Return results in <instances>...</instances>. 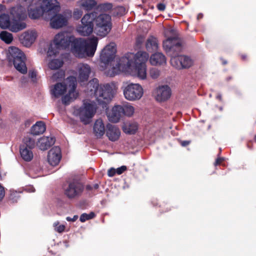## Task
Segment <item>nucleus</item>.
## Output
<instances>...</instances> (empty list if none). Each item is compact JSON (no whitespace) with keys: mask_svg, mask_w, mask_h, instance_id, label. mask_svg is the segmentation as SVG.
Wrapping results in <instances>:
<instances>
[{"mask_svg":"<svg viewBox=\"0 0 256 256\" xmlns=\"http://www.w3.org/2000/svg\"><path fill=\"white\" fill-rule=\"evenodd\" d=\"M30 4L28 14L32 19H38L43 16L44 19L48 15L54 14L59 10V4L56 0H26Z\"/></svg>","mask_w":256,"mask_h":256,"instance_id":"3","label":"nucleus"},{"mask_svg":"<svg viewBox=\"0 0 256 256\" xmlns=\"http://www.w3.org/2000/svg\"><path fill=\"white\" fill-rule=\"evenodd\" d=\"M46 129L44 123L42 121L38 122L31 128V132L34 135L42 134Z\"/></svg>","mask_w":256,"mask_h":256,"instance_id":"29","label":"nucleus"},{"mask_svg":"<svg viewBox=\"0 0 256 256\" xmlns=\"http://www.w3.org/2000/svg\"><path fill=\"white\" fill-rule=\"evenodd\" d=\"M88 216H92V218L94 217L95 214L94 212H90V214H88Z\"/></svg>","mask_w":256,"mask_h":256,"instance_id":"52","label":"nucleus"},{"mask_svg":"<svg viewBox=\"0 0 256 256\" xmlns=\"http://www.w3.org/2000/svg\"><path fill=\"white\" fill-rule=\"evenodd\" d=\"M106 136L111 141L118 140L120 136V129L116 126L109 124L107 126Z\"/></svg>","mask_w":256,"mask_h":256,"instance_id":"20","label":"nucleus"},{"mask_svg":"<svg viewBox=\"0 0 256 256\" xmlns=\"http://www.w3.org/2000/svg\"><path fill=\"white\" fill-rule=\"evenodd\" d=\"M71 43V51L76 57L84 58L92 56L96 50L98 38L92 36L87 39L75 38L68 36L66 32L56 34L50 45L47 54L48 56H56L60 49L66 48Z\"/></svg>","mask_w":256,"mask_h":256,"instance_id":"1","label":"nucleus"},{"mask_svg":"<svg viewBox=\"0 0 256 256\" xmlns=\"http://www.w3.org/2000/svg\"><path fill=\"white\" fill-rule=\"evenodd\" d=\"M92 218V216H88V214H83L80 217V220L82 222H84L86 220H90Z\"/></svg>","mask_w":256,"mask_h":256,"instance_id":"42","label":"nucleus"},{"mask_svg":"<svg viewBox=\"0 0 256 256\" xmlns=\"http://www.w3.org/2000/svg\"><path fill=\"white\" fill-rule=\"evenodd\" d=\"M153 95L158 102H164L170 98L171 90L168 86H160L154 90Z\"/></svg>","mask_w":256,"mask_h":256,"instance_id":"15","label":"nucleus"},{"mask_svg":"<svg viewBox=\"0 0 256 256\" xmlns=\"http://www.w3.org/2000/svg\"><path fill=\"white\" fill-rule=\"evenodd\" d=\"M202 17V15H199V16H198V18H201Z\"/></svg>","mask_w":256,"mask_h":256,"instance_id":"56","label":"nucleus"},{"mask_svg":"<svg viewBox=\"0 0 256 256\" xmlns=\"http://www.w3.org/2000/svg\"><path fill=\"white\" fill-rule=\"evenodd\" d=\"M96 14L91 12L84 16L80 20V24L76 27V31L82 36H86L92 34L94 31V22L96 19Z\"/></svg>","mask_w":256,"mask_h":256,"instance_id":"8","label":"nucleus"},{"mask_svg":"<svg viewBox=\"0 0 256 256\" xmlns=\"http://www.w3.org/2000/svg\"><path fill=\"white\" fill-rule=\"evenodd\" d=\"M116 174V169L114 168H110L108 170V174L109 176H114Z\"/></svg>","mask_w":256,"mask_h":256,"instance_id":"43","label":"nucleus"},{"mask_svg":"<svg viewBox=\"0 0 256 256\" xmlns=\"http://www.w3.org/2000/svg\"><path fill=\"white\" fill-rule=\"evenodd\" d=\"M116 53V45L114 43H110L107 45L102 51L100 60L102 62L106 64V74L109 70H113L114 68H118L120 66V61L122 58L114 60V58Z\"/></svg>","mask_w":256,"mask_h":256,"instance_id":"6","label":"nucleus"},{"mask_svg":"<svg viewBox=\"0 0 256 256\" xmlns=\"http://www.w3.org/2000/svg\"><path fill=\"white\" fill-rule=\"evenodd\" d=\"M54 227L55 230L59 233H61L64 232L66 228L64 225L60 224L58 222H54Z\"/></svg>","mask_w":256,"mask_h":256,"instance_id":"38","label":"nucleus"},{"mask_svg":"<svg viewBox=\"0 0 256 256\" xmlns=\"http://www.w3.org/2000/svg\"><path fill=\"white\" fill-rule=\"evenodd\" d=\"M163 46L166 52L176 49L179 50L180 48V45L179 44L178 40L175 38H167L164 42Z\"/></svg>","mask_w":256,"mask_h":256,"instance_id":"22","label":"nucleus"},{"mask_svg":"<svg viewBox=\"0 0 256 256\" xmlns=\"http://www.w3.org/2000/svg\"><path fill=\"white\" fill-rule=\"evenodd\" d=\"M84 189V186L77 181L70 182L64 188V194L69 198H74L82 194Z\"/></svg>","mask_w":256,"mask_h":256,"instance_id":"14","label":"nucleus"},{"mask_svg":"<svg viewBox=\"0 0 256 256\" xmlns=\"http://www.w3.org/2000/svg\"><path fill=\"white\" fill-rule=\"evenodd\" d=\"M61 158L60 149L58 146L52 148L48 152V160L52 166L58 165Z\"/></svg>","mask_w":256,"mask_h":256,"instance_id":"17","label":"nucleus"},{"mask_svg":"<svg viewBox=\"0 0 256 256\" xmlns=\"http://www.w3.org/2000/svg\"><path fill=\"white\" fill-rule=\"evenodd\" d=\"M118 10L120 12L121 14H124L126 13V10L122 6H120L118 8Z\"/></svg>","mask_w":256,"mask_h":256,"instance_id":"50","label":"nucleus"},{"mask_svg":"<svg viewBox=\"0 0 256 256\" xmlns=\"http://www.w3.org/2000/svg\"><path fill=\"white\" fill-rule=\"evenodd\" d=\"M31 149L24 147V146L21 147L20 149V156L25 161L30 162L32 160L34 154Z\"/></svg>","mask_w":256,"mask_h":256,"instance_id":"28","label":"nucleus"},{"mask_svg":"<svg viewBox=\"0 0 256 256\" xmlns=\"http://www.w3.org/2000/svg\"><path fill=\"white\" fill-rule=\"evenodd\" d=\"M98 184H95L94 186V189H98Z\"/></svg>","mask_w":256,"mask_h":256,"instance_id":"54","label":"nucleus"},{"mask_svg":"<svg viewBox=\"0 0 256 256\" xmlns=\"http://www.w3.org/2000/svg\"><path fill=\"white\" fill-rule=\"evenodd\" d=\"M65 74L64 71H58L56 73H54L52 76V79L54 81H56L60 79H62L64 77Z\"/></svg>","mask_w":256,"mask_h":256,"instance_id":"37","label":"nucleus"},{"mask_svg":"<svg viewBox=\"0 0 256 256\" xmlns=\"http://www.w3.org/2000/svg\"><path fill=\"white\" fill-rule=\"evenodd\" d=\"M24 144L26 146L30 148H32L34 146L35 142L34 139L29 136H26L23 140Z\"/></svg>","mask_w":256,"mask_h":256,"instance_id":"36","label":"nucleus"},{"mask_svg":"<svg viewBox=\"0 0 256 256\" xmlns=\"http://www.w3.org/2000/svg\"><path fill=\"white\" fill-rule=\"evenodd\" d=\"M224 160L222 158H218L214 163L215 166L219 165Z\"/></svg>","mask_w":256,"mask_h":256,"instance_id":"49","label":"nucleus"},{"mask_svg":"<svg viewBox=\"0 0 256 256\" xmlns=\"http://www.w3.org/2000/svg\"><path fill=\"white\" fill-rule=\"evenodd\" d=\"M180 56H177L172 57L170 60V64L171 65L177 69H182V64L180 63Z\"/></svg>","mask_w":256,"mask_h":256,"instance_id":"35","label":"nucleus"},{"mask_svg":"<svg viewBox=\"0 0 256 256\" xmlns=\"http://www.w3.org/2000/svg\"><path fill=\"white\" fill-rule=\"evenodd\" d=\"M108 8H112V5L110 4H108Z\"/></svg>","mask_w":256,"mask_h":256,"instance_id":"55","label":"nucleus"},{"mask_svg":"<svg viewBox=\"0 0 256 256\" xmlns=\"http://www.w3.org/2000/svg\"><path fill=\"white\" fill-rule=\"evenodd\" d=\"M121 105H116L107 111V116L110 121L118 122L122 118V111Z\"/></svg>","mask_w":256,"mask_h":256,"instance_id":"19","label":"nucleus"},{"mask_svg":"<svg viewBox=\"0 0 256 256\" xmlns=\"http://www.w3.org/2000/svg\"><path fill=\"white\" fill-rule=\"evenodd\" d=\"M82 11L80 10H78V8L74 9L73 12V16L76 19H79L82 14Z\"/></svg>","mask_w":256,"mask_h":256,"instance_id":"40","label":"nucleus"},{"mask_svg":"<svg viewBox=\"0 0 256 256\" xmlns=\"http://www.w3.org/2000/svg\"><path fill=\"white\" fill-rule=\"evenodd\" d=\"M180 63L182 64V68H188L193 64L192 60L188 57L184 56H180Z\"/></svg>","mask_w":256,"mask_h":256,"instance_id":"32","label":"nucleus"},{"mask_svg":"<svg viewBox=\"0 0 256 256\" xmlns=\"http://www.w3.org/2000/svg\"><path fill=\"white\" fill-rule=\"evenodd\" d=\"M240 56L242 60H248V56L246 54L244 53H241L240 54Z\"/></svg>","mask_w":256,"mask_h":256,"instance_id":"46","label":"nucleus"},{"mask_svg":"<svg viewBox=\"0 0 256 256\" xmlns=\"http://www.w3.org/2000/svg\"><path fill=\"white\" fill-rule=\"evenodd\" d=\"M78 218L76 216H74L72 218L68 216L66 218V220L68 222H74L78 219Z\"/></svg>","mask_w":256,"mask_h":256,"instance_id":"48","label":"nucleus"},{"mask_svg":"<svg viewBox=\"0 0 256 256\" xmlns=\"http://www.w3.org/2000/svg\"><path fill=\"white\" fill-rule=\"evenodd\" d=\"M94 32L101 37L106 36L110 31L112 27L111 17L106 14H102L96 17Z\"/></svg>","mask_w":256,"mask_h":256,"instance_id":"9","label":"nucleus"},{"mask_svg":"<svg viewBox=\"0 0 256 256\" xmlns=\"http://www.w3.org/2000/svg\"><path fill=\"white\" fill-rule=\"evenodd\" d=\"M94 133L98 138H101L105 133L106 130L104 122L101 119L97 120L93 126Z\"/></svg>","mask_w":256,"mask_h":256,"instance_id":"25","label":"nucleus"},{"mask_svg":"<svg viewBox=\"0 0 256 256\" xmlns=\"http://www.w3.org/2000/svg\"><path fill=\"white\" fill-rule=\"evenodd\" d=\"M60 10L59 6L58 10L54 12V14L48 15L46 19H50V25L54 28H60L66 26L68 19L72 16V12L70 10H66L63 14H57Z\"/></svg>","mask_w":256,"mask_h":256,"instance_id":"11","label":"nucleus"},{"mask_svg":"<svg viewBox=\"0 0 256 256\" xmlns=\"http://www.w3.org/2000/svg\"><path fill=\"white\" fill-rule=\"evenodd\" d=\"M0 27L2 29H8L12 32H16L24 29L26 24L24 22H11L8 14L0 15Z\"/></svg>","mask_w":256,"mask_h":256,"instance_id":"12","label":"nucleus"},{"mask_svg":"<svg viewBox=\"0 0 256 256\" xmlns=\"http://www.w3.org/2000/svg\"><path fill=\"white\" fill-rule=\"evenodd\" d=\"M160 74L159 70L156 68H152L150 70V75L154 79L158 78Z\"/></svg>","mask_w":256,"mask_h":256,"instance_id":"39","label":"nucleus"},{"mask_svg":"<svg viewBox=\"0 0 256 256\" xmlns=\"http://www.w3.org/2000/svg\"><path fill=\"white\" fill-rule=\"evenodd\" d=\"M90 95L94 94L100 104L108 102L116 93L118 86L113 83L99 86L98 80L96 78L90 81L87 84Z\"/></svg>","mask_w":256,"mask_h":256,"instance_id":"5","label":"nucleus"},{"mask_svg":"<svg viewBox=\"0 0 256 256\" xmlns=\"http://www.w3.org/2000/svg\"><path fill=\"white\" fill-rule=\"evenodd\" d=\"M150 62L153 66H163L166 63L165 56L160 52H156L151 56Z\"/></svg>","mask_w":256,"mask_h":256,"instance_id":"23","label":"nucleus"},{"mask_svg":"<svg viewBox=\"0 0 256 256\" xmlns=\"http://www.w3.org/2000/svg\"><path fill=\"white\" fill-rule=\"evenodd\" d=\"M4 196V188L0 185V200H1Z\"/></svg>","mask_w":256,"mask_h":256,"instance_id":"44","label":"nucleus"},{"mask_svg":"<svg viewBox=\"0 0 256 256\" xmlns=\"http://www.w3.org/2000/svg\"><path fill=\"white\" fill-rule=\"evenodd\" d=\"M64 64V61L62 58H54L49 60L48 66L52 70H56L60 68Z\"/></svg>","mask_w":256,"mask_h":256,"instance_id":"30","label":"nucleus"},{"mask_svg":"<svg viewBox=\"0 0 256 256\" xmlns=\"http://www.w3.org/2000/svg\"><path fill=\"white\" fill-rule=\"evenodd\" d=\"M38 36L36 30H30L21 34L19 38L22 44L26 46H30L36 41Z\"/></svg>","mask_w":256,"mask_h":256,"instance_id":"16","label":"nucleus"},{"mask_svg":"<svg viewBox=\"0 0 256 256\" xmlns=\"http://www.w3.org/2000/svg\"><path fill=\"white\" fill-rule=\"evenodd\" d=\"M29 74L30 76L33 78L36 76V74L34 72H30Z\"/></svg>","mask_w":256,"mask_h":256,"instance_id":"51","label":"nucleus"},{"mask_svg":"<svg viewBox=\"0 0 256 256\" xmlns=\"http://www.w3.org/2000/svg\"><path fill=\"white\" fill-rule=\"evenodd\" d=\"M10 53L14 58V64L16 68L22 74L27 72V68L25 64L26 56L18 48H12Z\"/></svg>","mask_w":256,"mask_h":256,"instance_id":"13","label":"nucleus"},{"mask_svg":"<svg viewBox=\"0 0 256 256\" xmlns=\"http://www.w3.org/2000/svg\"><path fill=\"white\" fill-rule=\"evenodd\" d=\"M78 80L79 82L87 81L91 72L90 66L87 64H80L78 66Z\"/></svg>","mask_w":256,"mask_h":256,"instance_id":"18","label":"nucleus"},{"mask_svg":"<svg viewBox=\"0 0 256 256\" xmlns=\"http://www.w3.org/2000/svg\"><path fill=\"white\" fill-rule=\"evenodd\" d=\"M149 58L146 52H138L136 54H130L128 56L122 57L120 61L118 68H114L109 70L108 76H114L121 72L144 80L147 78L146 62Z\"/></svg>","mask_w":256,"mask_h":256,"instance_id":"2","label":"nucleus"},{"mask_svg":"<svg viewBox=\"0 0 256 256\" xmlns=\"http://www.w3.org/2000/svg\"><path fill=\"white\" fill-rule=\"evenodd\" d=\"M138 124L134 121H128L124 122L122 128L127 134H134L138 130Z\"/></svg>","mask_w":256,"mask_h":256,"instance_id":"21","label":"nucleus"},{"mask_svg":"<svg viewBox=\"0 0 256 256\" xmlns=\"http://www.w3.org/2000/svg\"><path fill=\"white\" fill-rule=\"evenodd\" d=\"M124 98L130 102L140 100L144 95L142 86L138 83H126L122 87Z\"/></svg>","mask_w":256,"mask_h":256,"instance_id":"7","label":"nucleus"},{"mask_svg":"<svg viewBox=\"0 0 256 256\" xmlns=\"http://www.w3.org/2000/svg\"><path fill=\"white\" fill-rule=\"evenodd\" d=\"M121 109L122 116L128 117L132 116L135 112L134 107L130 103H126L121 106Z\"/></svg>","mask_w":256,"mask_h":256,"instance_id":"27","label":"nucleus"},{"mask_svg":"<svg viewBox=\"0 0 256 256\" xmlns=\"http://www.w3.org/2000/svg\"><path fill=\"white\" fill-rule=\"evenodd\" d=\"M10 14L18 20H24L26 18V14L22 6L13 8L10 10Z\"/></svg>","mask_w":256,"mask_h":256,"instance_id":"26","label":"nucleus"},{"mask_svg":"<svg viewBox=\"0 0 256 256\" xmlns=\"http://www.w3.org/2000/svg\"><path fill=\"white\" fill-rule=\"evenodd\" d=\"M55 140L52 137L43 136L38 142L37 146L42 150H45L54 144Z\"/></svg>","mask_w":256,"mask_h":256,"instance_id":"24","label":"nucleus"},{"mask_svg":"<svg viewBox=\"0 0 256 256\" xmlns=\"http://www.w3.org/2000/svg\"><path fill=\"white\" fill-rule=\"evenodd\" d=\"M158 46L157 40L156 38H151L147 40L146 47L148 50H156Z\"/></svg>","mask_w":256,"mask_h":256,"instance_id":"34","label":"nucleus"},{"mask_svg":"<svg viewBox=\"0 0 256 256\" xmlns=\"http://www.w3.org/2000/svg\"><path fill=\"white\" fill-rule=\"evenodd\" d=\"M77 82L74 76L68 78L64 82L54 85L52 94L56 98L62 96V100L65 104H68L78 96L76 88Z\"/></svg>","mask_w":256,"mask_h":256,"instance_id":"4","label":"nucleus"},{"mask_svg":"<svg viewBox=\"0 0 256 256\" xmlns=\"http://www.w3.org/2000/svg\"><path fill=\"white\" fill-rule=\"evenodd\" d=\"M96 4L94 0H81L78 2V5L86 10L93 8Z\"/></svg>","mask_w":256,"mask_h":256,"instance_id":"31","label":"nucleus"},{"mask_svg":"<svg viewBox=\"0 0 256 256\" xmlns=\"http://www.w3.org/2000/svg\"><path fill=\"white\" fill-rule=\"evenodd\" d=\"M86 190H92V186H90V185H88V186H86Z\"/></svg>","mask_w":256,"mask_h":256,"instance_id":"53","label":"nucleus"},{"mask_svg":"<svg viewBox=\"0 0 256 256\" xmlns=\"http://www.w3.org/2000/svg\"><path fill=\"white\" fill-rule=\"evenodd\" d=\"M180 143V144L182 146H188V144H190V141L184 140V141H181Z\"/></svg>","mask_w":256,"mask_h":256,"instance_id":"47","label":"nucleus"},{"mask_svg":"<svg viewBox=\"0 0 256 256\" xmlns=\"http://www.w3.org/2000/svg\"><path fill=\"white\" fill-rule=\"evenodd\" d=\"M96 112V107L93 102L84 100L83 106L76 110L74 112L78 115L81 121L84 124H88Z\"/></svg>","mask_w":256,"mask_h":256,"instance_id":"10","label":"nucleus"},{"mask_svg":"<svg viewBox=\"0 0 256 256\" xmlns=\"http://www.w3.org/2000/svg\"><path fill=\"white\" fill-rule=\"evenodd\" d=\"M157 8L160 10L163 11L165 10L166 6L163 4H158L157 5Z\"/></svg>","mask_w":256,"mask_h":256,"instance_id":"45","label":"nucleus"},{"mask_svg":"<svg viewBox=\"0 0 256 256\" xmlns=\"http://www.w3.org/2000/svg\"><path fill=\"white\" fill-rule=\"evenodd\" d=\"M0 38L6 44H10L13 40L12 34L6 31L0 33Z\"/></svg>","mask_w":256,"mask_h":256,"instance_id":"33","label":"nucleus"},{"mask_svg":"<svg viewBox=\"0 0 256 256\" xmlns=\"http://www.w3.org/2000/svg\"><path fill=\"white\" fill-rule=\"evenodd\" d=\"M127 168L126 166H122L117 169H116V174H120L124 172L126 170Z\"/></svg>","mask_w":256,"mask_h":256,"instance_id":"41","label":"nucleus"}]
</instances>
